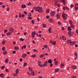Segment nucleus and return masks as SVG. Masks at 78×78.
<instances>
[{
  "instance_id": "obj_1",
  "label": "nucleus",
  "mask_w": 78,
  "mask_h": 78,
  "mask_svg": "<svg viewBox=\"0 0 78 78\" xmlns=\"http://www.w3.org/2000/svg\"><path fill=\"white\" fill-rule=\"evenodd\" d=\"M62 16L64 20H67V17L68 15H67L63 13L62 15Z\"/></svg>"
},
{
  "instance_id": "obj_2",
  "label": "nucleus",
  "mask_w": 78,
  "mask_h": 78,
  "mask_svg": "<svg viewBox=\"0 0 78 78\" xmlns=\"http://www.w3.org/2000/svg\"><path fill=\"white\" fill-rule=\"evenodd\" d=\"M38 11L39 12H43V10H42V7H40L38 8Z\"/></svg>"
},
{
  "instance_id": "obj_3",
  "label": "nucleus",
  "mask_w": 78,
  "mask_h": 78,
  "mask_svg": "<svg viewBox=\"0 0 78 78\" xmlns=\"http://www.w3.org/2000/svg\"><path fill=\"white\" fill-rule=\"evenodd\" d=\"M55 14V12L54 11H51L50 13V15L51 16H54Z\"/></svg>"
},
{
  "instance_id": "obj_4",
  "label": "nucleus",
  "mask_w": 78,
  "mask_h": 78,
  "mask_svg": "<svg viewBox=\"0 0 78 78\" xmlns=\"http://www.w3.org/2000/svg\"><path fill=\"white\" fill-rule=\"evenodd\" d=\"M9 31L11 33H13V32H14V28H10L9 29Z\"/></svg>"
},
{
  "instance_id": "obj_5",
  "label": "nucleus",
  "mask_w": 78,
  "mask_h": 78,
  "mask_svg": "<svg viewBox=\"0 0 78 78\" xmlns=\"http://www.w3.org/2000/svg\"><path fill=\"white\" fill-rule=\"evenodd\" d=\"M66 41L68 44H70V45H71V44L72 43V41L71 40H67Z\"/></svg>"
},
{
  "instance_id": "obj_6",
  "label": "nucleus",
  "mask_w": 78,
  "mask_h": 78,
  "mask_svg": "<svg viewBox=\"0 0 78 78\" xmlns=\"http://www.w3.org/2000/svg\"><path fill=\"white\" fill-rule=\"evenodd\" d=\"M68 34L69 37H71V36H72V32L71 31H69L68 32Z\"/></svg>"
},
{
  "instance_id": "obj_7",
  "label": "nucleus",
  "mask_w": 78,
  "mask_h": 78,
  "mask_svg": "<svg viewBox=\"0 0 78 78\" xmlns=\"http://www.w3.org/2000/svg\"><path fill=\"white\" fill-rule=\"evenodd\" d=\"M39 7H34V9H35L36 11H38V10L39 9Z\"/></svg>"
},
{
  "instance_id": "obj_8",
  "label": "nucleus",
  "mask_w": 78,
  "mask_h": 78,
  "mask_svg": "<svg viewBox=\"0 0 78 78\" xmlns=\"http://www.w3.org/2000/svg\"><path fill=\"white\" fill-rule=\"evenodd\" d=\"M72 69H73L74 70H75V69H76L77 67L75 65H73L72 66Z\"/></svg>"
},
{
  "instance_id": "obj_9",
  "label": "nucleus",
  "mask_w": 78,
  "mask_h": 78,
  "mask_svg": "<svg viewBox=\"0 0 78 78\" xmlns=\"http://www.w3.org/2000/svg\"><path fill=\"white\" fill-rule=\"evenodd\" d=\"M27 54H24L22 55V57L23 58H25L27 57Z\"/></svg>"
},
{
  "instance_id": "obj_10",
  "label": "nucleus",
  "mask_w": 78,
  "mask_h": 78,
  "mask_svg": "<svg viewBox=\"0 0 78 78\" xmlns=\"http://www.w3.org/2000/svg\"><path fill=\"white\" fill-rule=\"evenodd\" d=\"M56 18L57 19H59L60 18V16L59 14L57 13L56 15Z\"/></svg>"
},
{
  "instance_id": "obj_11",
  "label": "nucleus",
  "mask_w": 78,
  "mask_h": 78,
  "mask_svg": "<svg viewBox=\"0 0 78 78\" xmlns=\"http://www.w3.org/2000/svg\"><path fill=\"white\" fill-rule=\"evenodd\" d=\"M26 7H27L26 6V5H25V4H23L21 6V8H23V9L25 8H26Z\"/></svg>"
},
{
  "instance_id": "obj_12",
  "label": "nucleus",
  "mask_w": 78,
  "mask_h": 78,
  "mask_svg": "<svg viewBox=\"0 0 78 78\" xmlns=\"http://www.w3.org/2000/svg\"><path fill=\"white\" fill-rule=\"evenodd\" d=\"M5 75L3 74V73H2L1 74H0V76L1 77V78H4L5 77Z\"/></svg>"
},
{
  "instance_id": "obj_13",
  "label": "nucleus",
  "mask_w": 78,
  "mask_h": 78,
  "mask_svg": "<svg viewBox=\"0 0 78 78\" xmlns=\"http://www.w3.org/2000/svg\"><path fill=\"white\" fill-rule=\"evenodd\" d=\"M23 48L25 49V48H27V46L26 45H24L21 47V49H22V50H23Z\"/></svg>"
},
{
  "instance_id": "obj_14",
  "label": "nucleus",
  "mask_w": 78,
  "mask_h": 78,
  "mask_svg": "<svg viewBox=\"0 0 78 78\" xmlns=\"http://www.w3.org/2000/svg\"><path fill=\"white\" fill-rule=\"evenodd\" d=\"M59 70V68L56 69L55 70V73H57V72H58Z\"/></svg>"
},
{
  "instance_id": "obj_15",
  "label": "nucleus",
  "mask_w": 78,
  "mask_h": 78,
  "mask_svg": "<svg viewBox=\"0 0 78 78\" xmlns=\"http://www.w3.org/2000/svg\"><path fill=\"white\" fill-rule=\"evenodd\" d=\"M52 28V27H50L48 29V31L49 32V33H52V32H51V29Z\"/></svg>"
},
{
  "instance_id": "obj_16",
  "label": "nucleus",
  "mask_w": 78,
  "mask_h": 78,
  "mask_svg": "<svg viewBox=\"0 0 78 78\" xmlns=\"http://www.w3.org/2000/svg\"><path fill=\"white\" fill-rule=\"evenodd\" d=\"M49 21L50 22H53V20L52 18H50L49 19Z\"/></svg>"
},
{
  "instance_id": "obj_17",
  "label": "nucleus",
  "mask_w": 78,
  "mask_h": 78,
  "mask_svg": "<svg viewBox=\"0 0 78 78\" xmlns=\"http://www.w3.org/2000/svg\"><path fill=\"white\" fill-rule=\"evenodd\" d=\"M48 62L49 64H51L52 63V61H51V59H49L48 61Z\"/></svg>"
},
{
  "instance_id": "obj_18",
  "label": "nucleus",
  "mask_w": 78,
  "mask_h": 78,
  "mask_svg": "<svg viewBox=\"0 0 78 78\" xmlns=\"http://www.w3.org/2000/svg\"><path fill=\"white\" fill-rule=\"evenodd\" d=\"M64 66H65V64H62L60 65V67H61V68H64Z\"/></svg>"
},
{
  "instance_id": "obj_19",
  "label": "nucleus",
  "mask_w": 78,
  "mask_h": 78,
  "mask_svg": "<svg viewBox=\"0 0 78 78\" xmlns=\"http://www.w3.org/2000/svg\"><path fill=\"white\" fill-rule=\"evenodd\" d=\"M46 11L47 14H48V13H49V12H50V10L48 9H47L46 10Z\"/></svg>"
},
{
  "instance_id": "obj_20",
  "label": "nucleus",
  "mask_w": 78,
  "mask_h": 78,
  "mask_svg": "<svg viewBox=\"0 0 78 78\" xmlns=\"http://www.w3.org/2000/svg\"><path fill=\"white\" fill-rule=\"evenodd\" d=\"M31 72L30 73L31 74L32 76H34V71H31Z\"/></svg>"
},
{
  "instance_id": "obj_21",
  "label": "nucleus",
  "mask_w": 78,
  "mask_h": 78,
  "mask_svg": "<svg viewBox=\"0 0 78 78\" xmlns=\"http://www.w3.org/2000/svg\"><path fill=\"white\" fill-rule=\"evenodd\" d=\"M14 49L16 50H19V48L17 47H15Z\"/></svg>"
},
{
  "instance_id": "obj_22",
  "label": "nucleus",
  "mask_w": 78,
  "mask_h": 78,
  "mask_svg": "<svg viewBox=\"0 0 78 78\" xmlns=\"http://www.w3.org/2000/svg\"><path fill=\"white\" fill-rule=\"evenodd\" d=\"M54 64L55 65H56V66L58 65V61H55L54 62Z\"/></svg>"
},
{
  "instance_id": "obj_23",
  "label": "nucleus",
  "mask_w": 78,
  "mask_h": 78,
  "mask_svg": "<svg viewBox=\"0 0 78 78\" xmlns=\"http://www.w3.org/2000/svg\"><path fill=\"white\" fill-rule=\"evenodd\" d=\"M42 26L44 27V28H46V27H47V25L46 24H45L44 23H43L42 24Z\"/></svg>"
},
{
  "instance_id": "obj_24",
  "label": "nucleus",
  "mask_w": 78,
  "mask_h": 78,
  "mask_svg": "<svg viewBox=\"0 0 78 78\" xmlns=\"http://www.w3.org/2000/svg\"><path fill=\"white\" fill-rule=\"evenodd\" d=\"M62 37L63 40H64V41H65V40H66V37H65V36H62Z\"/></svg>"
},
{
  "instance_id": "obj_25",
  "label": "nucleus",
  "mask_w": 78,
  "mask_h": 78,
  "mask_svg": "<svg viewBox=\"0 0 78 78\" xmlns=\"http://www.w3.org/2000/svg\"><path fill=\"white\" fill-rule=\"evenodd\" d=\"M28 68H29V70L30 71V72H32V71H33V69H32V68L30 67H29Z\"/></svg>"
},
{
  "instance_id": "obj_26",
  "label": "nucleus",
  "mask_w": 78,
  "mask_h": 78,
  "mask_svg": "<svg viewBox=\"0 0 78 78\" xmlns=\"http://www.w3.org/2000/svg\"><path fill=\"white\" fill-rule=\"evenodd\" d=\"M36 56V55L35 54H34L31 55V57L33 58H35Z\"/></svg>"
},
{
  "instance_id": "obj_27",
  "label": "nucleus",
  "mask_w": 78,
  "mask_h": 78,
  "mask_svg": "<svg viewBox=\"0 0 78 78\" xmlns=\"http://www.w3.org/2000/svg\"><path fill=\"white\" fill-rule=\"evenodd\" d=\"M27 19L28 20H31L33 19V18L31 16H28L27 17Z\"/></svg>"
},
{
  "instance_id": "obj_28",
  "label": "nucleus",
  "mask_w": 78,
  "mask_h": 78,
  "mask_svg": "<svg viewBox=\"0 0 78 78\" xmlns=\"http://www.w3.org/2000/svg\"><path fill=\"white\" fill-rule=\"evenodd\" d=\"M44 56H45V55H44V54H42V55H40L39 56V57H40V58H43V57H44Z\"/></svg>"
},
{
  "instance_id": "obj_29",
  "label": "nucleus",
  "mask_w": 78,
  "mask_h": 78,
  "mask_svg": "<svg viewBox=\"0 0 78 78\" xmlns=\"http://www.w3.org/2000/svg\"><path fill=\"white\" fill-rule=\"evenodd\" d=\"M76 44V42L75 41H73V42H71V45H73L74 44Z\"/></svg>"
},
{
  "instance_id": "obj_30",
  "label": "nucleus",
  "mask_w": 78,
  "mask_h": 78,
  "mask_svg": "<svg viewBox=\"0 0 78 78\" xmlns=\"http://www.w3.org/2000/svg\"><path fill=\"white\" fill-rule=\"evenodd\" d=\"M76 5H75L74 6V8L75 9L76 11H77V9H78V7H76Z\"/></svg>"
},
{
  "instance_id": "obj_31",
  "label": "nucleus",
  "mask_w": 78,
  "mask_h": 78,
  "mask_svg": "<svg viewBox=\"0 0 78 78\" xmlns=\"http://www.w3.org/2000/svg\"><path fill=\"white\" fill-rule=\"evenodd\" d=\"M6 41H5V40H3L2 41V45H4L5 44V42Z\"/></svg>"
},
{
  "instance_id": "obj_32",
  "label": "nucleus",
  "mask_w": 78,
  "mask_h": 78,
  "mask_svg": "<svg viewBox=\"0 0 78 78\" xmlns=\"http://www.w3.org/2000/svg\"><path fill=\"white\" fill-rule=\"evenodd\" d=\"M3 55H6V54H7V51H4L3 52Z\"/></svg>"
},
{
  "instance_id": "obj_33",
  "label": "nucleus",
  "mask_w": 78,
  "mask_h": 78,
  "mask_svg": "<svg viewBox=\"0 0 78 78\" xmlns=\"http://www.w3.org/2000/svg\"><path fill=\"white\" fill-rule=\"evenodd\" d=\"M19 69H17L16 70V74H18L19 73Z\"/></svg>"
},
{
  "instance_id": "obj_34",
  "label": "nucleus",
  "mask_w": 78,
  "mask_h": 78,
  "mask_svg": "<svg viewBox=\"0 0 78 78\" xmlns=\"http://www.w3.org/2000/svg\"><path fill=\"white\" fill-rule=\"evenodd\" d=\"M5 49H6V48H5V47H3L2 48V51H5Z\"/></svg>"
},
{
  "instance_id": "obj_35",
  "label": "nucleus",
  "mask_w": 78,
  "mask_h": 78,
  "mask_svg": "<svg viewBox=\"0 0 78 78\" xmlns=\"http://www.w3.org/2000/svg\"><path fill=\"white\" fill-rule=\"evenodd\" d=\"M36 32L34 31L32 32V33L31 34H33L34 35H36Z\"/></svg>"
},
{
  "instance_id": "obj_36",
  "label": "nucleus",
  "mask_w": 78,
  "mask_h": 78,
  "mask_svg": "<svg viewBox=\"0 0 78 78\" xmlns=\"http://www.w3.org/2000/svg\"><path fill=\"white\" fill-rule=\"evenodd\" d=\"M56 43V42L55 41L52 42V45H55Z\"/></svg>"
},
{
  "instance_id": "obj_37",
  "label": "nucleus",
  "mask_w": 78,
  "mask_h": 78,
  "mask_svg": "<svg viewBox=\"0 0 78 78\" xmlns=\"http://www.w3.org/2000/svg\"><path fill=\"white\" fill-rule=\"evenodd\" d=\"M8 61H9L8 58H6L5 60V62L6 63H8Z\"/></svg>"
},
{
  "instance_id": "obj_38",
  "label": "nucleus",
  "mask_w": 78,
  "mask_h": 78,
  "mask_svg": "<svg viewBox=\"0 0 78 78\" xmlns=\"http://www.w3.org/2000/svg\"><path fill=\"white\" fill-rule=\"evenodd\" d=\"M68 31H71L72 30V28L70 27L69 26L68 27Z\"/></svg>"
},
{
  "instance_id": "obj_39",
  "label": "nucleus",
  "mask_w": 78,
  "mask_h": 78,
  "mask_svg": "<svg viewBox=\"0 0 78 78\" xmlns=\"http://www.w3.org/2000/svg\"><path fill=\"white\" fill-rule=\"evenodd\" d=\"M17 74H18L16 73H14L13 75L14 76H17Z\"/></svg>"
},
{
  "instance_id": "obj_40",
  "label": "nucleus",
  "mask_w": 78,
  "mask_h": 78,
  "mask_svg": "<svg viewBox=\"0 0 78 78\" xmlns=\"http://www.w3.org/2000/svg\"><path fill=\"white\" fill-rule=\"evenodd\" d=\"M27 65V63L26 62H24L23 64V66L25 67Z\"/></svg>"
},
{
  "instance_id": "obj_41",
  "label": "nucleus",
  "mask_w": 78,
  "mask_h": 78,
  "mask_svg": "<svg viewBox=\"0 0 78 78\" xmlns=\"http://www.w3.org/2000/svg\"><path fill=\"white\" fill-rule=\"evenodd\" d=\"M47 65L44 63L43 65H42V67H45V66H47Z\"/></svg>"
},
{
  "instance_id": "obj_42",
  "label": "nucleus",
  "mask_w": 78,
  "mask_h": 78,
  "mask_svg": "<svg viewBox=\"0 0 78 78\" xmlns=\"http://www.w3.org/2000/svg\"><path fill=\"white\" fill-rule=\"evenodd\" d=\"M11 34V32H9L7 34V36H10Z\"/></svg>"
},
{
  "instance_id": "obj_43",
  "label": "nucleus",
  "mask_w": 78,
  "mask_h": 78,
  "mask_svg": "<svg viewBox=\"0 0 78 78\" xmlns=\"http://www.w3.org/2000/svg\"><path fill=\"white\" fill-rule=\"evenodd\" d=\"M60 2H62L63 3H64L65 2H66V0H60Z\"/></svg>"
},
{
  "instance_id": "obj_44",
  "label": "nucleus",
  "mask_w": 78,
  "mask_h": 78,
  "mask_svg": "<svg viewBox=\"0 0 78 78\" xmlns=\"http://www.w3.org/2000/svg\"><path fill=\"white\" fill-rule=\"evenodd\" d=\"M20 41H24V39L21 38L20 39Z\"/></svg>"
},
{
  "instance_id": "obj_45",
  "label": "nucleus",
  "mask_w": 78,
  "mask_h": 78,
  "mask_svg": "<svg viewBox=\"0 0 78 78\" xmlns=\"http://www.w3.org/2000/svg\"><path fill=\"white\" fill-rule=\"evenodd\" d=\"M31 22L32 23V24H34V23H35V22H34V20H32Z\"/></svg>"
},
{
  "instance_id": "obj_46",
  "label": "nucleus",
  "mask_w": 78,
  "mask_h": 78,
  "mask_svg": "<svg viewBox=\"0 0 78 78\" xmlns=\"http://www.w3.org/2000/svg\"><path fill=\"white\" fill-rule=\"evenodd\" d=\"M45 48H47L48 47V45H44L43 46Z\"/></svg>"
},
{
  "instance_id": "obj_47",
  "label": "nucleus",
  "mask_w": 78,
  "mask_h": 78,
  "mask_svg": "<svg viewBox=\"0 0 78 78\" xmlns=\"http://www.w3.org/2000/svg\"><path fill=\"white\" fill-rule=\"evenodd\" d=\"M71 28H75V26L73 24L71 25Z\"/></svg>"
},
{
  "instance_id": "obj_48",
  "label": "nucleus",
  "mask_w": 78,
  "mask_h": 78,
  "mask_svg": "<svg viewBox=\"0 0 78 78\" xmlns=\"http://www.w3.org/2000/svg\"><path fill=\"white\" fill-rule=\"evenodd\" d=\"M21 16L22 18H24V17H25V14H23L21 15Z\"/></svg>"
},
{
  "instance_id": "obj_49",
  "label": "nucleus",
  "mask_w": 78,
  "mask_h": 78,
  "mask_svg": "<svg viewBox=\"0 0 78 78\" xmlns=\"http://www.w3.org/2000/svg\"><path fill=\"white\" fill-rule=\"evenodd\" d=\"M57 3H58V0H57V1H55V6H56L57 5Z\"/></svg>"
},
{
  "instance_id": "obj_50",
  "label": "nucleus",
  "mask_w": 78,
  "mask_h": 78,
  "mask_svg": "<svg viewBox=\"0 0 78 78\" xmlns=\"http://www.w3.org/2000/svg\"><path fill=\"white\" fill-rule=\"evenodd\" d=\"M33 51H34V52H38V51L36 50V49H33Z\"/></svg>"
},
{
  "instance_id": "obj_51",
  "label": "nucleus",
  "mask_w": 78,
  "mask_h": 78,
  "mask_svg": "<svg viewBox=\"0 0 78 78\" xmlns=\"http://www.w3.org/2000/svg\"><path fill=\"white\" fill-rule=\"evenodd\" d=\"M69 23L70 24H72V23H73V22L71 21V20H70L69 21Z\"/></svg>"
},
{
  "instance_id": "obj_52",
  "label": "nucleus",
  "mask_w": 78,
  "mask_h": 78,
  "mask_svg": "<svg viewBox=\"0 0 78 78\" xmlns=\"http://www.w3.org/2000/svg\"><path fill=\"white\" fill-rule=\"evenodd\" d=\"M27 5L28 6H30V5H31L32 4L30 2H29V3H27Z\"/></svg>"
},
{
  "instance_id": "obj_53",
  "label": "nucleus",
  "mask_w": 78,
  "mask_h": 78,
  "mask_svg": "<svg viewBox=\"0 0 78 78\" xmlns=\"http://www.w3.org/2000/svg\"><path fill=\"white\" fill-rule=\"evenodd\" d=\"M5 66H2V67L1 68V69H5Z\"/></svg>"
},
{
  "instance_id": "obj_54",
  "label": "nucleus",
  "mask_w": 78,
  "mask_h": 78,
  "mask_svg": "<svg viewBox=\"0 0 78 78\" xmlns=\"http://www.w3.org/2000/svg\"><path fill=\"white\" fill-rule=\"evenodd\" d=\"M5 70L6 72H9V70L8 69H5Z\"/></svg>"
},
{
  "instance_id": "obj_55",
  "label": "nucleus",
  "mask_w": 78,
  "mask_h": 78,
  "mask_svg": "<svg viewBox=\"0 0 78 78\" xmlns=\"http://www.w3.org/2000/svg\"><path fill=\"white\" fill-rule=\"evenodd\" d=\"M38 66H39V67H42V65L41 64H39Z\"/></svg>"
},
{
  "instance_id": "obj_56",
  "label": "nucleus",
  "mask_w": 78,
  "mask_h": 78,
  "mask_svg": "<svg viewBox=\"0 0 78 78\" xmlns=\"http://www.w3.org/2000/svg\"><path fill=\"white\" fill-rule=\"evenodd\" d=\"M46 18L47 19H48L49 18H50V16H46Z\"/></svg>"
},
{
  "instance_id": "obj_57",
  "label": "nucleus",
  "mask_w": 78,
  "mask_h": 78,
  "mask_svg": "<svg viewBox=\"0 0 78 78\" xmlns=\"http://www.w3.org/2000/svg\"><path fill=\"white\" fill-rule=\"evenodd\" d=\"M20 15H19V18H21V13H19Z\"/></svg>"
},
{
  "instance_id": "obj_58",
  "label": "nucleus",
  "mask_w": 78,
  "mask_h": 78,
  "mask_svg": "<svg viewBox=\"0 0 78 78\" xmlns=\"http://www.w3.org/2000/svg\"><path fill=\"white\" fill-rule=\"evenodd\" d=\"M32 34V38H34V37H35L34 35H33V34Z\"/></svg>"
},
{
  "instance_id": "obj_59",
  "label": "nucleus",
  "mask_w": 78,
  "mask_h": 78,
  "mask_svg": "<svg viewBox=\"0 0 78 78\" xmlns=\"http://www.w3.org/2000/svg\"><path fill=\"white\" fill-rule=\"evenodd\" d=\"M37 62H38V64H41V63H42V62H41V61H37Z\"/></svg>"
},
{
  "instance_id": "obj_60",
  "label": "nucleus",
  "mask_w": 78,
  "mask_h": 78,
  "mask_svg": "<svg viewBox=\"0 0 78 78\" xmlns=\"http://www.w3.org/2000/svg\"><path fill=\"white\" fill-rule=\"evenodd\" d=\"M61 22H60V21H58V25H61Z\"/></svg>"
},
{
  "instance_id": "obj_61",
  "label": "nucleus",
  "mask_w": 78,
  "mask_h": 78,
  "mask_svg": "<svg viewBox=\"0 0 78 78\" xmlns=\"http://www.w3.org/2000/svg\"><path fill=\"white\" fill-rule=\"evenodd\" d=\"M24 13L25 14H26V15H27V12L24 11Z\"/></svg>"
},
{
  "instance_id": "obj_62",
  "label": "nucleus",
  "mask_w": 78,
  "mask_h": 78,
  "mask_svg": "<svg viewBox=\"0 0 78 78\" xmlns=\"http://www.w3.org/2000/svg\"><path fill=\"white\" fill-rule=\"evenodd\" d=\"M74 55H75L76 57H77V53L75 52L74 53Z\"/></svg>"
},
{
  "instance_id": "obj_63",
  "label": "nucleus",
  "mask_w": 78,
  "mask_h": 78,
  "mask_svg": "<svg viewBox=\"0 0 78 78\" xmlns=\"http://www.w3.org/2000/svg\"><path fill=\"white\" fill-rule=\"evenodd\" d=\"M71 78H76V76H71Z\"/></svg>"
},
{
  "instance_id": "obj_64",
  "label": "nucleus",
  "mask_w": 78,
  "mask_h": 78,
  "mask_svg": "<svg viewBox=\"0 0 78 78\" xmlns=\"http://www.w3.org/2000/svg\"><path fill=\"white\" fill-rule=\"evenodd\" d=\"M76 33H77V35H78V29L76 30Z\"/></svg>"
}]
</instances>
